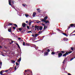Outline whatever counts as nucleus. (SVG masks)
I'll list each match as a JSON object with an SVG mask.
<instances>
[{
	"mask_svg": "<svg viewBox=\"0 0 75 75\" xmlns=\"http://www.w3.org/2000/svg\"><path fill=\"white\" fill-rule=\"evenodd\" d=\"M57 52H60L58 53V58H60L62 56V54H64L65 53V52L64 51H58Z\"/></svg>",
	"mask_w": 75,
	"mask_h": 75,
	"instance_id": "1",
	"label": "nucleus"
},
{
	"mask_svg": "<svg viewBox=\"0 0 75 75\" xmlns=\"http://www.w3.org/2000/svg\"><path fill=\"white\" fill-rule=\"evenodd\" d=\"M72 52V51H69L68 52H66V53L63 55V57H67V55H68L69 54H71Z\"/></svg>",
	"mask_w": 75,
	"mask_h": 75,
	"instance_id": "2",
	"label": "nucleus"
},
{
	"mask_svg": "<svg viewBox=\"0 0 75 75\" xmlns=\"http://www.w3.org/2000/svg\"><path fill=\"white\" fill-rule=\"evenodd\" d=\"M75 24H71L69 26L68 28L67 29V30H69V28H71V27H74Z\"/></svg>",
	"mask_w": 75,
	"mask_h": 75,
	"instance_id": "3",
	"label": "nucleus"
},
{
	"mask_svg": "<svg viewBox=\"0 0 75 75\" xmlns=\"http://www.w3.org/2000/svg\"><path fill=\"white\" fill-rule=\"evenodd\" d=\"M13 0H8L9 4L10 6H11L12 7V4H11V1Z\"/></svg>",
	"mask_w": 75,
	"mask_h": 75,
	"instance_id": "4",
	"label": "nucleus"
},
{
	"mask_svg": "<svg viewBox=\"0 0 75 75\" xmlns=\"http://www.w3.org/2000/svg\"><path fill=\"white\" fill-rule=\"evenodd\" d=\"M39 27H40L39 26H38L37 25L35 26V28L37 29L38 30V31H39Z\"/></svg>",
	"mask_w": 75,
	"mask_h": 75,
	"instance_id": "5",
	"label": "nucleus"
},
{
	"mask_svg": "<svg viewBox=\"0 0 75 75\" xmlns=\"http://www.w3.org/2000/svg\"><path fill=\"white\" fill-rule=\"evenodd\" d=\"M26 25V24L25 23H23L22 24V26L23 27V28H24L25 27V25Z\"/></svg>",
	"mask_w": 75,
	"mask_h": 75,
	"instance_id": "6",
	"label": "nucleus"
},
{
	"mask_svg": "<svg viewBox=\"0 0 75 75\" xmlns=\"http://www.w3.org/2000/svg\"><path fill=\"white\" fill-rule=\"evenodd\" d=\"M37 13H36L34 12L33 13V17H35V15Z\"/></svg>",
	"mask_w": 75,
	"mask_h": 75,
	"instance_id": "7",
	"label": "nucleus"
},
{
	"mask_svg": "<svg viewBox=\"0 0 75 75\" xmlns=\"http://www.w3.org/2000/svg\"><path fill=\"white\" fill-rule=\"evenodd\" d=\"M8 31L9 32H11V27L8 29Z\"/></svg>",
	"mask_w": 75,
	"mask_h": 75,
	"instance_id": "8",
	"label": "nucleus"
},
{
	"mask_svg": "<svg viewBox=\"0 0 75 75\" xmlns=\"http://www.w3.org/2000/svg\"><path fill=\"white\" fill-rule=\"evenodd\" d=\"M16 45H17L18 46V48H19V49H20V50H21V48H20V46L19 45H18V44L16 43Z\"/></svg>",
	"mask_w": 75,
	"mask_h": 75,
	"instance_id": "9",
	"label": "nucleus"
},
{
	"mask_svg": "<svg viewBox=\"0 0 75 75\" xmlns=\"http://www.w3.org/2000/svg\"><path fill=\"white\" fill-rule=\"evenodd\" d=\"M48 53L47 52L45 53H44V55H45V56H46V55H48Z\"/></svg>",
	"mask_w": 75,
	"mask_h": 75,
	"instance_id": "10",
	"label": "nucleus"
},
{
	"mask_svg": "<svg viewBox=\"0 0 75 75\" xmlns=\"http://www.w3.org/2000/svg\"><path fill=\"white\" fill-rule=\"evenodd\" d=\"M43 27L42 26H40L39 27V30H42Z\"/></svg>",
	"mask_w": 75,
	"mask_h": 75,
	"instance_id": "11",
	"label": "nucleus"
},
{
	"mask_svg": "<svg viewBox=\"0 0 75 75\" xmlns=\"http://www.w3.org/2000/svg\"><path fill=\"white\" fill-rule=\"evenodd\" d=\"M64 41H68V39L67 38H64Z\"/></svg>",
	"mask_w": 75,
	"mask_h": 75,
	"instance_id": "12",
	"label": "nucleus"
},
{
	"mask_svg": "<svg viewBox=\"0 0 75 75\" xmlns=\"http://www.w3.org/2000/svg\"><path fill=\"white\" fill-rule=\"evenodd\" d=\"M40 20L42 21H43V22H45V21H46V20H45V19H41Z\"/></svg>",
	"mask_w": 75,
	"mask_h": 75,
	"instance_id": "13",
	"label": "nucleus"
},
{
	"mask_svg": "<svg viewBox=\"0 0 75 75\" xmlns=\"http://www.w3.org/2000/svg\"><path fill=\"white\" fill-rule=\"evenodd\" d=\"M1 66H2V62H1L0 63V68H1Z\"/></svg>",
	"mask_w": 75,
	"mask_h": 75,
	"instance_id": "14",
	"label": "nucleus"
},
{
	"mask_svg": "<svg viewBox=\"0 0 75 75\" xmlns=\"http://www.w3.org/2000/svg\"><path fill=\"white\" fill-rule=\"evenodd\" d=\"M48 18V16H46L45 18H44V19H45L46 21V20Z\"/></svg>",
	"mask_w": 75,
	"mask_h": 75,
	"instance_id": "15",
	"label": "nucleus"
},
{
	"mask_svg": "<svg viewBox=\"0 0 75 75\" xmlns=\"http://www.w3.org/2000/svg\"><path fill=\"white\" fill-rule=\"evenodd\" d=\"M45 24H47V23H50V22H49V21H45Z\"/></svg>",
	"mask_w": 75,
	"mask_h": 75,
	"instance_id": "16",
	"label": "nucleus"
},
{
	"mask_svg": "<svg viewBox=\"0 0 75 75\" xmlns=\"http://www.w3.org/2000/svg\"><path fill=\"white\" fill-rule=\"evenodd\" d=\"M47 28V26H44L43 28L44 30H45Z\"/></svg>",
	"mask_w": 75,
	"mask_h": 75,
	"instance_id": "17",
	"label": "nucleus"
},
{
	"mask_svg": "<svg viewBox=\"0 0 75 75\" xmlns=\"http://www.w3.org/2000/svg\"><path fill=\"white\" fill-rule=\"evenodd\" d=\"M13 24L14 26H15L17 28H18V26H17V25L16 24Z\"/></svg>",
	"mask_w": 75,
	"mask_h": 75,
	"instance_id": "18",
	"label": "nucleus"
},
{
	"mask_svg": "<svg viewBox=\"0 0 75 75\" xmlns=\"http://www.w3.org/2000/svg\"><path fill=\"white\" fill-rule=\"evenodd\" d=\"M11 62H12V63H15L16 62V61L14 60H11Z\"/></svg>",
	"mask_w": 75,
	"mask_h": 75,
	"instance_id": "19",
	"label": "nucleus"
},
{
	"mask_svg": "<svg viewBox=\"0 0 75 75\" xmlns=\"http://www.w3.org/2000/svg\"><path fill=\"white\" fill-rule=\"evenodd\" d=\"M57 31H59L60 32H62V30H60L59 29L57 28Z\"/></svg>",
	"mask_w": 75,
	"mask_h": 75,
	"instance_id": "20",
	"label": "nucleus"
},
{
	"mask_svg": "<svg viewBox=\"0 0 75 75\" xmlns=\"http://www.w3.org/2000/svg\"><path fill=\"white\" fill-rule=\"evenodd\" d=\"M21 58L18 59V60L17 61V62H20L21 61Z\"/></svg>",
	"mask_w": 75,
	"mask_h": 75,
	"instance_id": "21",
	"label": "nucleus"
},
{
	"mask_svg": "<svg viewBox=\"0 0 75 75\" xmlns=\"http://www.w3.org/2000/svg\"><path fill=\"white\" fill-rule=\"evenodd\" d=\"M18 30L19 31H22V28H19Z\"/></svg>",
	"mask_w": 75,
	"mask_h": 75,
	"instance_id": "22",
	"label": "nucleus"
},
{
	"mask_svg": "<svg viewBox=\"0 0 75 75\" xmlns=\"http://www.w3.org/2000/svg\"><path fill=\"white\" fill-rule=\"evenodd\" d=\"M2 71H3V70L1 71L0 72V74L1 75H2L3 74Z\"/></svg>",
	"mask_w": 75,
	"mask_h": 75,
	"instance_id": "23",
	"label": "nucleus"
},
{
	"mask_svg": "<svg viewBox=\"0 0 75 75\" xmlns=\"http://www.w3.org/2000/svg\"><path fill=\"white\" fill-rule=\"evenodd\" d=\"M13 25V24L11 23H9L8 24V26H10V25Z\"/></svg>",
	"mask_w": 75,
	"mask_h": 75,
	"instance_id": "24",
	"label": "nucleus"
},
{
	"mask_svg": "<svg viewBox=\"0 0 75 75\" xmlns=\"http://www.w3.org/2000/svg\"><path fill=\"white\" fill-rule=\"evenodd\" d=\"M38 35H39L38 34H35V37H37V36H38Z\"/></svg>",
	"mask_w": 75,
	"mask_h": 75,
	"instance_id": "25",
	"label": "nucleus"
},
{
	"mask_svg": "<svg viewBox=\"0 0 75 75\" xmlns=\"http://www.w3.org/2000/svg\"><path fill=\"white\" fill-rule=\"evenodd\" d=\"M70 48H71V50H72V51H73V50H74V47H70Z\"/></svg>",
	"mask_w": 75,
	"mask_h": 75,
	"instance_id": "26",
	"label": "nucleus"
},
{
	"mask_svg": "<svg viewBox=\"0 0 75 75\" xmlns=\"http://www.w3.org/2000/svg\"><path fill=\"white\" fill-rule=\"evenodd\" d=\"M51 54H52V55H54V54H55V52H52L51 53Z\"/></svg>",
	"mask_w": 75,
	"mask_h": 75,
	"instance_id": "27",
	"label": "nucleus"
},
{
	"mask_svg": "<svg viewBox=\"0 0 75 75\" xmlns=\"http://www.w3.org/2000/svg\"><path fill=\"white\" fill-rule=\"evenodd\" d=\"M25 42H23V45H24V46H25Z\"/></svg>",
	"mask_w": 75,
	"mask_h": 75,
	"instance_id": "28",
	"label": "nucleus"
},
{
	"mask_svg": "<svg viewBox=\"0 0 75 75\" xmlns=\"http://www.w3.org/2000/svg\"><path fill=\"white\" fill-rule=\"evenodd\" d=\"M32 27L33 30H34V28H35V26H32Z\"/></svg>",
	"mask_w": 75,
	"mask_h": 75,
	"instance_id": "29",
	"label": "nucleus"
},
{
	"mask_svg": "<svg viewBox=\"0 0 75 75\" xmlns=\"http://www.w3.org/2000/svg\"><path fill=\"white\" fill-rule=\"evenodd\" d=\"M40 22H41V21H38L36 22V23L38 24V23H40Z\"/></svg>",
	"mask_w": 75,
	"mask_h": 75,
	"instance_id": "30",
	"label": "nucleus"
},
{
	"mask_svg": "<svg viewBox=\"0 0 75 75\" xmlns=\"http://www.w3.org/2000/svg\"><path fill=\"white\" fill-rule=\"evenodd\" d=\"M14 1H13L12 2H12L13 4H14Z\"/></svg>",
	"mask_w": 75,
	"mask_h": 75,
	"instance_id": "31",
	"label": "nucleus"
},
{
	"mask_svg": "<svg viewBox=\"0 0 75 75\" xmlns=\"http://www.w3.org/2000/svg\"><path fill=\"white\" fill-rule=\"evenodd\" d=\"M65 60H66V59H64L63 62V64H64V62H65Z\"/></svg>",
	"mask_w": 75,
	"mask_h": 75,
	"instance_id": "32",
	"label": "nucleus"
},
{
	"mask_svg": "<svg viewBox=\"0 0 75 75\" xmlns=\"http://www.w3.org/2000/svg\"><path fill=\"white\" fill-rule=\"evenodd\" d=\"M63 35H65L66 36H67V34L64 33H63Z\"/></svg>",
	"mask_w": 75,
	"mask_h": 75,
	"instance_id": "33",
	"label": "nucleus"
},
{
	"mask_svg": "<svg viewBox=\"0 0 75 75\" xmlns=\"http://www.w3.org/2000/svg\"><path fill=\"white\" fill-rule=\"evenodd\" d=\"M47 51L48 52H49L50 51V50L49 49H48L47 50Z\"/></svg>",
	"mask_w": 75,
	"mask_h": 75,
	"instance_id": "34",
	"label": "nucleus"
},
{
	"mask_svg": "<svg viewBox=\"0 0 75 75\" xmlns=\"http://www.w3.org/2000/svg\"><path fill=\"white\" fill-rule=\"evenodd\" d=\"M16 65L18 66V63L17 62H16Z\"/></svg>",
	"mask_w": 75,
	"mask_h": 75,
	"instance_id": "35",
	"label": "nucleus"
},
{
	"mask_svg": "<svg viewBox=\"0 0 75 75\" xmlns=\"http://www.w3.org/2000/svg\"><path fill=\"white\" fill-rule=\"evenodd\" d=\"M32 33V32L31 31H29L27 32V33Z\"/></svg>",
	"mask_w": 75,
	"mask_h": 75,
	"instance_id": "36",
	"label": "nucleus"
},
{
	"mask_svg": "<svg viewBox=\"0 0 75 75\" xmlns=\"http://www.w3.org/2000/svg\"><path fill=\"white\" fill-rule=\"evenodd\" d=\"M28 16L29 15H28V14H25V17H28Z\"/></svg>",
	"mask_w": 75,
	"mask_h": 75,
	"instance_id": "37",
	"label": "nucleus"
},
{
	"mask_svg": "<svg viewBox=\"0 0 75 75\" xmlns=\"http://www.w3.org/2000/svg\"><path fill=\"white\" fill-rule=\"evenodd\" d=\"M27 29H30V27H29V26H27Z\"/></svg>",
	"mask_w": 75,
	"mask_h": 75,
	"instance_id": "38",
	"label": "nucleus"
},
{
	"mask_svg": "<svg viewBox=\"0 0 75 75\" xmlns=\"http://www.w3.org/2000/svg\"><path fill=\"white\" fill-rule=\"evenodd\" d=\"M13 41H11V42L10 43V44H12V43H13Z\"/></svg>",
	"mask_w": 75,
	"mask_h": 75,
	"instance_id": "39",
	"label": "nucleus"
},
{
	"mask_svg": "<svg viewBox=\"0 0 75 75\" xmlns=\"http://www.w3.org/2000/svg\"><path fill=\"white\" fill-rule=\"evenodd\" d=\"M18 40H21V38H18Z\"/></svg>",
	"mask_w": 75,
	"mask_h": 75,
	"instance_id": "40",
	"label": "nucleus"
},
{
	"mask_svg": "<svg viewBox=\"0 0 75 75\" xmlns=\"http://www.w3.org/2000/svg\"><path fill=\"white\" fill-rule=\"evenodd\" d=\"M42 32V31H40L38 33V34H40V33H41Z\"/></svg>",
	"mask_w": 75,
	"mask_h": 75,
	"instance_id": "41",
	"label": "nucleus"
},
{
	"mask_svg": "<svg viewBox=\"0 0 75 75\" xmlns=\"http://www.w3.org/2000/svg\"><path fill=\"white\" fill-rule=\"evenodd\" d=\"M74 58H72L71 59H70V61H71L72 60H73V59H74Z\"/></svg>",
	"mask_w": 75,
	"mask_h": 75,
	"instance_id": "42",
	"label": "nucleus"
},
{
	"mask_svg": "<svg viewBox=\"0 0 75 75\" xmlns=\"http://www.w3.org/2000/svg\"><path fill=\"white\" fill-rule=\"evenodd\" d=\"M32 22L31 21V22H30L29 23V25H31V22Z\"/></svg>",
	"mask_w": 75,
	"mask_h": 75,
	"instance_id": "43",
	"label": "nucleus"
},
{
	"mask_svg": "<svg viewBox=\"0 0 75 75\" xmlns=\"http://www.w3.org/2000/svg\"><path fill=\"white\" fill-rule=\"evenodd\" d=\"M13 69V68H12V67H10L9 69L8 70H10V69Z\"/></svg>",
	"mask_w": 75,
	"mask_h": 75,
	"instance_id": "44",
	"label": "nucleus"
},
{
	"mask_svg": "<svg viewBox=\"0 0 75 75\" xmlns=\"http://www.w3.org/2000/svg\"><path fill=\"white\" fill-rule=\"evenodd\" d=\"M13 29L15 30L16 29V27H13Z\"/></svg>",
	"mask_w": 75,
	"mask_h": 75,
	"instance_id": "45",
	"label": "nucleus"
},
{
	"mask_svg": "<svg viewBox=\"0 0 75 75\" xmlns=\"http://www.w3.org/2000/svg\"><path fill=\"white\" fill-rule=\"evenodd\" d=\"M40 10V8H37V10L38 11V10Z\"/></svg>",
	"mask_w": 75,
	"mask_h": 75,
	"instance_id": "46",
	"label": "nucleus"
},
{
	"mask_svg": "<svg viewBox=\"0 0 75 75\" xmlns=\"http://www.w3.org/2000/svg\"><path fill=\"white\" fill-rule=\"evenodd\" d=\"M2 75H7V74H6V73H5V74H3Z\"/></svg>",
	"mask_w": 75,
	"mask_h": 75,
	"instance_id": "47",
	"label": "nucleus"
},
{
	"mask_svg": "<svg viewBox=\"0 0 75 75\" xmlns=\"http://www.w3.org/2000/svg\"><path fill=\"white\" fill-rule=\"evenodd\" d=\"M32 37H35V36H34V35L33 34H32Z\"/></svg>",
	"mask_w": 75,
	"mask_h": 75,
	"instance_id": "48",
	"label": "nucleus"
},
{
	"mask_svg": "<svg viewBox=\"0 0 75 75\" xmlns=\"http://www.w3.org/2000/svg\"><path fill=\"white\" fill-rule=\"evenodd\" d=\"M22 5L23 6V7H25V5L24 4H22Z\"/></svg>",
	"mask_w": 75,
	"mask_h": 75,
	"instance_id": "49",
	"label": "nucleus"
},
{
	"mask_svg": "<svg viewBox=\"0 0 75 75\" xmlns=\"http://www.w3.org/2000/svg\"><path fill=\"white\" fill-rule=\"evenodd\" d=\"M3 47L1 46H0V48H2Z\"/></svg>",
	"mask_w": 75,
	"mask_h": 75,
	"instance_id": "50",
	"label": "nucleus"
},
{
	"mask_svg": "<svg viewBox=\"0 0 75 75\" xmlns=\"http://www.w3.org/2000/svg\"><path fill=\"white\" fill-rule=\"evenodd\" d=\"M45 37V36H43L42 37V39H43V38H44V37Z\"/></svg>",
	"mask_w": 75,
	"mask_h": 75,
	"instance_id": "51",
	"label": "nucleus"
},
{
	"mask_svg": "<svg viewBox=\"0 0 75 75\" xmlns=\"http://www.w3.org/2000/svg\"><path fill=\"white\" fill-rule=\"evenodd\" d=\"M42 25L44 26H45V24H44L43 23H42Z\"/></svg>",
	"mask_w": 75,
	"mask_h": 75,
	"instance_id": "52",
	"label": "nucleus"
},
{
	"mask_svg": "<svg viewBox=\"0 0 75 75\" xmlns=\"http://www.w3.org/2000/svg\"><path fill=\"white\" fill-rule=\"evenodd\" d=\"M68 75H71V74L70 73H68Z\"/></svg>",
	"mask_w": 75,
	"mask_h": 75,
	"instance_id": "53",
	"label": "nucleus"
},
{
	"mask_svg": "<svg viewBox=\"0 0 75 75\" xmlns=\"http://www.w3.org/2000/svg\"><path fill=\"white\" fill-rule=\"evenodd\" d=\"M26 46H27V45H28V44L27 43H26Z\"/></svg>",
	"mask_w": 75,
	"mask_h": 75,
	"instance_id": "54",
	"label": "nucleus"
},
{
	"mask_svg": "<svg viewBox=\"0 0 75 75\" xmlns=\"http://www.w3.org/2000/svg\"><path fill=\"white\" fill-rule=\"evenodd\" d=\"M33 46H34L35 47H36V46L35 45H33Z\"/></svg>",
	"mask_w": 75,
	"mask_h": 75,
	"instance_id": "55",
	"label": "nucleus"
},
{
	"mask_svg": "<svg viewBox=\"0 0 75 75\" xmlns=\"http://www.w3.org/2000/svg\"><path fill=\"white\" fill-rule=\"evenodd\" d=\"M16 68H17V67H15V70H16Z\"/></svg>",
	"mask_w": 75,
	"mask_h": 75,
	"instance_id": "56",
	"label": "nucleus"
},
{
	"mask_svg": "<svg viewBox=\"0 0 75 75\" xmlns=\"http://www.w3.org/2000/svg\"><path fill=\"white\" fill-rule=\"evenodd\" d=\"M28 21H26V23H28Z\"/></svg>",
	"mask_w": 75,
	"mask_h": 75,
	"instance_id": "57",
	"label": "nucleus"
},
{
	"mask_svg": "<svg viewBox=\"0 0 75 75\" xmlns=\"http://www.w3.org/2000/svg\"><path fill=\"white\" fill-rule=\"evenodd\" d=\"M25 72H27V70H25Z\"/></svg>",
	"mask_w": 75,
	"mask_h": 75,
	"instance_id": "58",
	"label": "nucleus"
},
{
	"mask_svg": "<svg viewBox=\"0 0 75 75\" xmlns=\"http://www.w3.org/2000/svg\"><path fill=\"white\" fill-rule=\"evenodd\" d=\"M10 41H12V40L11 39H10Z\"/></svg>",
	"mask_w": 75,
	"mask_h": 75,
	"instance_id": "59",
	"label": "nucleus"
},
{
	"mask_svg": "<svg viewBox=\"0 0 75 75\" xmlns=\"http://www.w3.org/2000/svg\"><path fill=\"white\" fill-rule=\"evenodd\" d=\"M8 71L7 70L6 71V72H8Z\"/></svg>",
	"mask_w": 75,
	"mask_h": 75,
	"instance_id": "60",
	"label": "nucleus"
},
{
	"mask_svg": "<svg viewBox=\"0 0 75 75\" xmlns=\"http://www.w3.org/2000/svg\"><path fill=\"white\" fill-rule=\"evenodd\" d=\"M27 71H30V70H27Z\"/></svg>",
	"mask_w": 75,
	"mask_h": 75,
	"instance_id": "61",
	"label": "nucleus"
},
{
	"mask_svg": "<svg viewBox=\"0 0 75 75\" xmlns=\"http://www.w3.org/2000/svg\"><path fill=\"white\" fill-rule=\"evenodd\" d=\"M35 31H36V28H35Z\"/></svg>",
	"mask_w": 75,
	"mask_h": 75,
	"instance_id": "62",
	"label": "nucleus"
},
{
	"mask_svg": "<svg viewBox=\"0 0 75 75\" xmlns=\"http://www.w3.org/2000/svg\"><path fill=\"white\" fill-rule=\"evenodd\" d=\"M73 33H71V34L70 35H71V34H72Z\"/></svg>",
	"mask_w": 75,
	"mask_h": 75,
	"instance_id": "63",
	"label": "nucleus"
},
{
	"mask_svg": "<svg viewBox=\"0 0 75 75\" xmlns=\"http://www.w3.org/2000/svg\"><path fill=\"white\" fill-rule=\"evenodd\" d=\"M17 31H18V32H19V31H18V30L17 29Z\"/></svg>",
	"mask_w": 75,
	"mask_h": 75,
	"instance_id": "64",
	"label": "nucleus"
}]
</instances>
